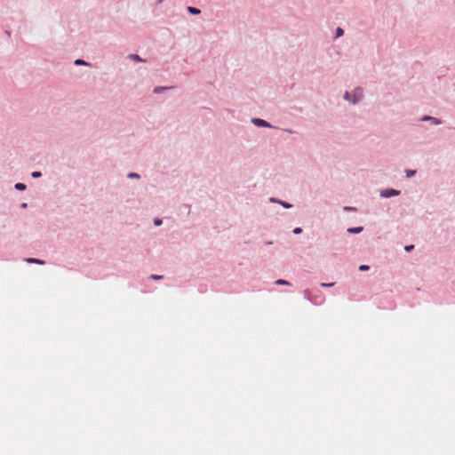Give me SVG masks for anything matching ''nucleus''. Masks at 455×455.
<instances>
[{"instance_id": "10", "label": "nucleus", "mask_w": 455, "mask_h": 455, "mask_svg": "<svg viewBox=\"0 0 455 455\" xmlns=\"http://www.w3.org/2000/svg\"><path fill=\"white\" fill-rule=\"evenodd\" d=\"M15 188H16V189H18V190H25V189H26V185H25V184H23V183H17V184L15 185Z\"/></svg>"}, {"instance_id": "16", "label": "nucleus", "mask_w": 455, "mask_h": 455, "mask_svg": "<svg viewBox=\"0 0 455 455\" xmlns=\"http://www.w3.org/2000/svg\"><path fill=\"white\" fill-rule=\"evenodd\" d=\"M150 277L154 280H160L163 278V275H152Z\"/></svg>"}, {"instance_id": "19", "label": "nucleus", "mask_w": 455, "mask_h": 455, "mask_svg": "<svg viewBox=\"0 0 455 455\" xmlns=\"http://www.w3.org/2000/svg\"><path fill=\"white\" fill-rule=\"evenodd\" d=\"M128 177L129 178H139V175L137 173L131 172L128 174Z\"/></svg>"}, {"instance_id": "24", "label": "nucleus", "mask_w": 455, "mask_h": 455, "mask_svg": "<svg viewBox=\"0 0 455 455\" xmlns=\"http://www.w3.org/2000/svg\"><path fill=\"white\" fill-rule=\"evenodd\" d=\"M432 116H426L422 118V120H431Z\"/></svg>"}, {"instance_id": "18", "label": "nucleus", "mask_w": 455, "mask_h": 455, "mask_svg": "<svg viewBox=\"0 0 455 455\" xmlns=\"http://www.w3.org/2000/svg\"><path fill=\"white\" fill-rule=\"evenodd\" d=\"M431 121L433 122V124H441V121L435 118V117H432Z\"/></svg>"}, {"instance_id": "3", "label": "nucleus", "mask_w": 455, "mask_h": 455, "mask_svg": "<svg viewBox=\"0 0 455 455\" xmlns=\"http://www.w3.org/2000/svg\"><path fill=\"white\" fill-rule=\"evenodd\" d=\"M252 122L256 125H259V126H262V127H268V126H270L269 124L267 122H266L265 120H263V119L254 118L252 120Z\"/></svg>"}, {"instance_id": "2", "label": "nucleus", "mask_w": 455, "mask_h": 455, "mask_svg": "<svg viewBox=\"0 0 455 455\" xmlns=\"http://www.w3.org/2000/svg\"><path fill=\"white\" fill-rule=\"evenodd\" d=\"M400 192L395 189H386L381 192V196L383 197H390L393 196H398Z\"/></svg>"}, {"instance_id": "5", "label": "nucleus", "mask_w": 455, "mask_h": 455, "mask_svg": "<svg viewBox=\"0 0 455 455\" xmlns=\"http://www.w3.org/2000/svg\"><path fill=\"white\" fill-rule=\"evenodd\" d=\"M362 230H363V227L351 228H348V229H347V231H348L349 233H360Z\"/></svg>"}, {"instance_id": "23", "label": "nucleus", "mask_w": 455, "mask_h": 455, "mask_svg": "<svg viewBox=\"0 0 455 455\" xmlns=\"http://www.w3.org/2000/svg\"><path fill=\"white\" fill-rule=\"evenodd\" d=\"M415 173V171H407V175L410 177V176H412L413 174Z\"/></svg>"}, {"instance_id": "12", "label": "nucleus", "mask_w": 455, "mask_h": 455, "mask_svg": "<svg viewBox=\"0 0 455 455\" xmlns=\"http://www.w3.org/2000/svg\"><path fill=\"white\" fill-rule=\"evenodd\" d=\"M75 64H76V65H88V63H87V62H85L84 60H76L75 61Z\"/></svg>"}, {"instance_id": "14", "label": "nucleus", "mask_w": 455, "mask_h": 455, "mask_svg": "<svg viewBox=\"0 0 455 455\" xmlns=\"http://www.w3.org/2000/svg\"><path fill=\"white\" fill-rule=\"evenodd\" d=\"M41 175L42 174H41L40 172H32V177L33 178H39V177H41Z\"/></svg>"}, {"instance_id": "20", "label": "nucleus", "mask_w": 455, "mask_h": 455, "mask_svg": "<svg viewBox=\"0 0 455 455\" xmlns=\"http://www.w3.org/2000/svg\"><path fill=\"white\" fill-rule=\"evenodd\" d=\"M302 232V229L300 228H296L293 230L294 234H300Z\"/></svg>"}, {"instance_id": "15", "label": "nucleus", "mask_w": 455, "mask_h": 455, "mask_svg": "<svg viewBox=\"0 0 455 455\" xmlns=\"http://www.w3.org/2000/svg\"><path fill=\"white\" fill-rule=\"evenodd\" d=\"M368 269H369V266H367V265H361L359 267V270H361V271H365V270H368Z\"/></svg>"}, {"instance_id": "9", "label": "nucleus", "mask_w": 455, "mask_h": 455, "mask_svg": "<svg viewBox=\"0 0 455 455\" xmlns=\"http://www.w3.org/2000/svg\"><path fill=\"white\" fill-rule=\"evenodd\" d=\"M344 98H345L347 100L352 101V100H353V93H352V92H345V95H344Z\"/></svg>"}, {"instance_id": "8", "label": "nucleus", "mask_w": 455, "mask_h": 455, "mask_svg": "<svg viewBox=\"0 0 455 455\" xmlns=\"http://www.w3.org/2000/svg\"><path fill=\"white\" fill-rule=\"evenodd\" d=\"M188 10L192 14H198V13H200V10H198V9H196L195 7H188Z\"/></svg>"}, {"instance_id": "11", "label": "nucleus", "mask_w": 455, "mask_h": 455, "mask_svg": "<svg viewBox=\"0 0 455 455\" xmlns=\"http://www.w3.org/2000/svg\"><path fill=\"white\" fill-rule=\"evenodd\" d=\"M343 34H344V30L341 28H338L336 29V36L337 37L343 36Z\"/></svg>"}, {"instance_id": "4", "label": "nucleus", "mask_w": 455, "mask_h": 455, "mask_svg": "<svg viewBox=\"0 0 455 455\" xmlns=\"http://www.w3.org/2000/svg\"><path fill=\"white\" fill-rule=\"evenodd\" d=\"M25 260L28 263H36V264H40V265L44 264V261L38 259H35V258H27V259H25Z\"/></svg>"}, {"instance_id": "6", "label": "nucleus", "mask_w": 455, "mask_h": 455, "mask_svg": "<svg viewBox=\"0 0 455 455\" xmlns=\"http://www.w3.org/2000/svg\"><path fill=\"white\" fill-rule=\"evenodd\" d=\"M275 283L277 285H290L291 283L288 281H285L283 279H278L275 281Z\"/></svg>"}, {"instance_id": "1", "label": "nucleus", "mask_w": 455, "mask_h": 455, "mask_svg": "<svg viewBox=\"0 0 455 455\" xmlns=\"http://www.w3.org/2000/svg\"><path fill=\"white\" fill-rule=\"evenodd\" d=\"M353 103H356L359 101L363 97V90L361 88H355L353 92Z\"/></svg>"}, {"instance_id": "13", "label": "nucleus", "mask_w": 455, "mask_h": 455, "mask_svg": "<svg viewBox=\"0 0 455 455\" xmlns=\"http://www.w3.org/2000/svg\"><path fill=\"white\" fill-rule=\"evenodd\" d=\"M165 89H166L165 87H156V88H155V90H154V92H155L156 93H159L160 92H162V91H164V90H165Z\"/></svg>"}, {"instance_id": "22", "label": "nucleus", "mask_w": 455, "mask_h": 455, "mask_svg": "<svg viewBox=\"0 0 455 455\" xmlns=\"http://www.w3.org/2000/svg\"><path fill=\"white\" fill-rule=\"evenodd\" d=\"M161 224H162V220H159V219L155 220V225L156 226H160Z\"/></svg>"}, {"instance_id": "17", "label": "nucleus", "mask_w": 455, "mask_h": 455, "mask_svg": "<svg viewBox=\"0 0 455 455\" xmlns=\"http://www.w3.org/2000/svg\"><path fill=\"white\" fill-rule=\"evenodd\" d=\"M333 285H334V283H321V286H323V287H331Z\"/></svg>"}, {"instance_id": "25", "label": "nucleus", "mask_w": 455, "mask_h": 455, "mask_svg": "<svg viewBox=\"0 0 455 455\" xmlns=\"http://www.w3.org/2000/svg\"><path fill=\"white\" fill-rule=\"evenodd\" d=\"M281 204H282L284 207H286V208L291 207V205H290V204H286V203H283V202H281Z\"/></svg>"}, {"instance_id": "7", "label": "nucleus", "mask_w": 455, "mask_h": 455, "mask_svg": "<svg viewBox=\"0 0 455 455\" xmlns=\"http://www.w3.org/2000/svg\"><path fill=\"white\" fill-rule=\"evenodd\" d=\"M130 58L135 61H144L138 54H131Z\"/></svg>"}, {"instance_id": "21", "label": "nucleus", "mask_w": 455, "mask_h": 455, "mask_svg": "<svg viewBox=\"0 0 455 455\" xmlns=\"http://www.w3.org/2000/svg\"><path fill=\"white\" fill-rule=\"evenodd\" d=\"M413 248H414V246H413V245H407V246L405 247V251H411Z\"/></svg>"}]
</instances>
